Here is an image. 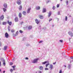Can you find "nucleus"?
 Instances as JSON below:
<instances>
[{"mask_svg":"<svg viewBox=\"0 0 73 73\" xmlns=\"http://www.w3.org/2000/svg\"><path fill=\"white\" fill-rule=\"evenodd\" d=\"M71 59H73V57H70Z\"/></svg>","mask_w":73,"mask_h":73,"instance_id":"obj_56","label":"nucleus"},{"mask_svg":"<svg viewBox=\"0 0 73 73\" xmlns=\"http://www.w3.org/2000/svg\"><path fill=\"white\" fill-rule=\"evenodd\" d=\"M60 42H63V40H60Z\"/></svg>","mask_w":73,"mask_h":73,"instance_id":"obj_36","label":"nucleus"},{"mask_svg":"<svg viewBox=\"0 0 73 73\" xmlns=\"http://www.w3.org/2000/svg\"><path fill=\"white\" fill-rule=\"evenodd\" d=\"M58 15H60V12L59 11L58 12Z\"/></svg>","mask_w":73,"mask_h":73,"instance_id":"obj_34","label":"nucleus"},{"mask_svg":"<svg viewBox=\"0 0 73 73\" xmlns=\"http://www.w3.org/2000/svg\"><path fill=\"white\" fill-rule=\"evenodd\" d=\"M1 61H0V66H1Z\"/></svg>","mask_w":73,"mask_h":73,"instance_id":"obj_49","label":"nucleus"},{"mask_svg":"<svg viewBox=\"0 0 73 73\" xmlns=\"http://www.w3.org/2000/svg\"><path fill=\"white\" fill-rule=\"evenodd\" d=\"M61 1H62V0H60Z\"/></svg>","mask_w":73,"mask_h":73,"instance_id":"obj_61","label":"nucleus"},{"mask_svg":"<svg viewBox=\"0 0 73 73\" xmlns=\"http://www.w3.org/2000/svg\"><path fill=\"white\" fill-rule=\"evenodd\" d=\"M8 30L9 32H10V30H11V27H10V26H8Z\"/></svg>","mask_w":73,"mask_h":73,"instance_id":"obj_23","label":"nucleus"},{"mask_svg":"<svg viewBox=\"0 0 73 73\" xmlns=\"http://www.w3.org/2000/svg\"><path fill=\"white\" fill-rule=\"evenodd\" d=\"M19 9L20 10L22 9V6L21 5H20L19 6Z\"/></svg>","mask_w":73,"mask_h":73,"instance_id":"obj_24","label":"nucleus"},{"mask_svg":"<svg viewBox=\"0 0 73 73\" xmlns=\"http://www.w3.org/2000/svg\"><path fill=\"white\" fill-rule=\"evenodd\" d=\"M13 61H15V58H13Z\"/></svg>","mask_w":73,"mask_h":73,"instance_id":"obj_40","label":"nucleus"},{"mask_svg":"<svg viewBox=\"0 0 73 73\" xmlns=\"http://www.w3.org/2000/svg\"><path fill=\"white\" fill-rule=\"evenodd\" d=\"M26 46H29V44H27V45H26Z\"/></svg>","mask_w":73,"mask_h":73,"instance_id":"obj_50","label":"nucleus"},{"mask_svg":"<svg viewBox=\"0 0 73 73\" xmlns=\"http://www.w3.org/2000/svg\"><path fill=\"white\" fill-rule=\"evenodd\" d=\"M32 28V26H29L28 27V29L29 30H30V29H31Z\"/></svg>","mask_w":73,"mask_h":73,"instance_id":"obj_11","label":"nucleus"},{"mask_svg":"<svg viewBox=\"0 0 73 73\" xmlns=\"http://www.w3.org/2000/svg\"><path fill=\"white\" fill-rule=\"evenodd\" d=\"M13 63H12V62H11V63H10V65H13Z\"/></svg>","mask_w":73,"mask_h":73,"instance_id":"obj_41","label":"nucleus"},{"mask_svg":"<svg viewBox=\"0 0 73 73\" xmlns=\"http://www.w3.org/2000/svg\"><path fill=\"white\" fill-rule=\"evenodd\" d=\"M39 42V43H41V42H42V41H40V42Z\"/></svg>","mask_w":73,"mask_h":73,"instance_id":"obj_54","label":"nucleus"},{"mask_svg":"<svg viewBox=\"0 0 73 73\" xmlns=\"http://www.w3.org/2000/svg\"><path fill=\"white\" fill-rule=\"evenodd\" d=\"M69 17H71V15H70L69 16Z\"/></svg>","mask_w":73,"mask_h":73,"instance_id":"obj_63","label":"nucleus"},{"mask_svg":"<svg viewBox=\"0 0 73 73\" xmlns=\"http://www.w3.org/2000/svg\"><path fill=\"white\" fill-rule=\"evenodd\" d=\"M64 66V67H65V68H66V66H65V65Z\"/></svg>","mask_w":73,"mask_h":73,"instance_id":"obj_58","label":"nucleus"},{"mask_svg":"<svg viewBox=\"0 0 73 73\" xmlns=\"http://www.w3.org/2000/svg\"><path fill=\"white\" fill-rule=\"evenodd\" d=\"M15 67H16V66H12V68H13V69H15Z\"/></svg>","mask_w":73,"mask_h":73,"instance_id":"obj_32","label":"nucleus"},{"mask_svg":"<svg viewBox=\"0 0 73 73\" xmlns=\"http://www.w3.org/2000/svg\"><path fill=\"white\" fill-rule=\"evenodd\" d=\"M66 1V4L67 5H68V1Z\"/></svg>","mask_w":73,"mask_h":73,"instance_id":"obj_47","label":"nucleus"},{"mask_svg":"<svg viewBox=\"0 0 73 73\" xmlns=\"http://www.w3.org/2000/svg\"><path fill=\"white\" fill-rule=\"evenodd\" d=\"M38 60V58L35 59L34 60H32V62L33 63H36L37 62Z\"/></svg>","mask_w":73,"mask_h":73,"instance_id":"obj_2","label":"nucleus"},{"mask_svg":"<svg viewBox=\"0 0 73 73\" xmlns=\"http://www.w3.org/2000/svg\"><path fill=\"white\" fill-rule=\"evenodd\" d=\"M23 13L24 15H27V13L25 11H23Z\"/></svg>","mask_w":73,"mask_h":73,"instance_id":"obj_15","label":"nucleus"},{"mask_svg":"<svg viewBox=\"0 0 73 73\" xmlns=\"http://www.w3.org/2000/svg\"><path fill=\"white\" fill-rule=\"evenodd\" d=\"M50 69H52V68H53V65H52V64H50Z\"/></svg>","mask_w":73,"mask_h":73,"instance_id":"obj_20","label":"nucleus"},{"mask_svg":"<svg viewBox=\"0 0 73 73\" xmlns=\"http://www.w3.org/2000/svg\"><path fill=\"white\" fill-rule=\"evenodd\" d=\"M10 72H13V70L11 69L10 70Z\"/></svg>","mask_w":73,"mask_h":73,"instance_id":"obj_45","label":"nucleus"},{"mask_svg":"<svg viewBox=\"0 0 73 73\" xmlns=\"http://www.w3.org/2000/svg\"><path fill=\"white\" fill-rule=\"evenodd\" d=\"M7 23L8 24H9V25H12V22H9V21H7Z\"/></svg>","mask_w":73,"mask_h":73,"instance_id":"obj_10","label":"nucleus"},{"mask_svg":"<svg viewBox=\"0 0 73 73\" xmlns=\"http://www.w3.org/2000/svg\"><path fill=\"white\" fill-rule=\"evenodd\" d=\"M68 33L69 35H70L71 36H73V33H72V32L70 31L68 32Z\"/></svg>","mask_w":73,"mask_h":73,"instance_id":"obj_7","label":"nucleus"},{"mask_svg":"<svg viewBox=\"0 0 73 73\" xmlns=\"http://www.w3.org/2000/svg\"><path fill=\"white\" fill-rule=\"evenodd\" d=\"M60 7V4H58L57 5V8H58Z\"/></svg>","mask_w":73,"mask_h":73,"instance_id":"obj_30","label":"nucleus"},{"mask_svg":"<svg viewBox=\"0 0 73 73\" xmlns=\"http://www.w3.org/2000/svg\"><path fill=\"white\" fill-rule=\"evenodd\" d=\"M35 21H36V24H38L39 23V22H38V19H36Z\"/></svg>","mask_w":73,"mask_h":73,"instance_id":"obj_14","label":"nucleus"},{"mask_svg":"<svg viewBox=\"0 0 73 73\" xmlns=\"http://www.w3.org/2000/svg\"><path fill=\"white\" fill-rule=\"evenodd\" d=\"M48 62L47 61H45L44 62H42V64H45L46 63Z\"/></svg>","mask_w":73,"mask_h":73,"instance_id":"obj_27","label":"nucleus"},{"mask_svg":"<svg viewBox=\"0 0 73 73\" xmlns=\"http://www.w3.org/2000/svg\"><path fill=\"white\" fill-rule=\"evenodd\" d=\"M18 34H19V31H17L16 34H15V36H17V35H18Z\"/></svg>","mask_w":73,"mask_h":73,"instance_id":"obj_26","label":"nucleus"},{"mask_svg":"<svg viewBox=\"0 0 73 73\" xmlns=\"http://www.w3.org/2000/svg\"><path fill=\"white\" fill-rule=\"evenodd\" d=\"M25 40V38H23V41H24Z\"/></svg>","mask_w":73,"mask_h":73,"instance_id":"obj_55","label":"nucleus"},{"mask_svg":"<svg viewBox=\"0 0 73 73\" xmlns=\"http://www.w3.org/2000/svg\"><path fill=\"white\" fill-rule=\"evenodd\" d=\"M31 10V8H29L28 9L27 12V13H30Z\"/></svg>","mask_w":73,"mask_h":73,"instance_id":"obj_4","label":"nucleus"},{"mask_svg":"<svg viewBox=\"0 0 73 73\" xmlns=\"http://www.w3.org/2000/svg\"><path fill=\"white\" fill-rule=\"evenodd\" d=\"M13 36L14 37H15V36H16V35H15V34H13Z\"/></svg>","mask_w":73,"mask_h":73,"instance_id":"obj_37","label":"nucleus"},{"mask_svg":"<svg viewBox=\"0 0 73 73\" xmlns=\"http://www.w3.org/2000/svg\"><path fill=\"white\" fill-rule=\"evenodd\" d=\"M56 63V62H55V63H53V65H55Z\"/></svg>","mask_w":73,"mask_h":73,"instance_id":"obj_53","label":"nucleus"},{"mask_svg":"<svg viewBox=\"0 0 73 73\" xmlns=\"http://www.w3.org/2000/svg\"><path fill=\"white\" fill-rule=\"evenodd\" d=\"M59 73H62V70H60L59 71Z\"/></svg>","mask_w":73,"mask_h":73,"instance_id":"obj_35","label":"nucleus"},{"mask_svg":"<svg viewBox=\"0 0 73 73\" xmlns=\"http://www.w3.org/2000/svg\"><path fill=\"white\" fill-rule=\"evenodd\" d=\"M39 16L40 19H43V16H42L39 15Z\"/></svg>","mask_w":73,"mask_h":73,"instance_id":"obj_25","label":"nucleus"},{"mask_svg":"<svg viewBox=\"0 0 73 73\" xmlns=\"http://www.w3.org/2000/svg\"><path fill=\"white\" fill-rule=\"evenodd\" d=\"M55 8H56V7H55V6H53V7L52 9H53L54 10V9H55Z\"/></svg>","mask_w":73,"mask_h":73,"instance_id":"obj_29","label":"nucleus"},{"mask_svg":"<svg viewBox=\"0 0 73 73\" xmlns=\"http://www.w3.org/2000/svg\"><path fill=\"white\" fill-rule=\"evenodd\" d=\"M19 18H21V17L22 15H21V13H19Z\"/></svg>","mask_w":73,"mask_h":73,"instance_id":"obj_17","label":"nucleus"},{"mask_svg":"<svg viewBox=\"0 0 73 73\" xmlns=\"http://www.w3.org/2000/svg\"><path fill=\"white\" fill-rule=\"evenodd\" d=\"M56 19H57L58 21V20H59V19L57 18Z\"/></svg>","mask_w":73,"mask_h":73,"instance_id":"obj_57","label":"nucleus"},{"mask_svg":"<svg viewBox=\"0 0 73 73\" xmlns=\"http://www.w3.org/2000/svg\"><path fill=\"white\" fill-rule=\"evenodd\" d=\"M23 23H24V22H21L20 23V24H23Z\"/></svg>","mask_w":73,"mask_h":73,"instance_id":"obj_52","label":"nucleus"},{"mask_svg":"<svg viewBox=\"0 0 73 73\" xmlns=\"http://www.w3.org/2000/svg\"><path fill=\"white\" fill-rule=\"evenodd\" d=\"M52 19H50L49 20V22H50V21H52Z\"/></svg>","mask_w":73,"mask_h":73,"instance_id":"obj_51","label":"nucleus"},{"mask_svg":"<svg viewBox=\"0 0 73 73\" xmlns=\"http://www.w3.org/2000/svg\"><path fill=\"white\" fill-rule=\"evenodd\" d=\"M17 3L18 5H20L21 4V1L20 0H18L17 1Z\"/></svg>","mask_w":73,"mask_h":73,"instance_id":"obj_6","label":"nucleus"},{"mask_svg":"<svg viewBox=\"0 0 73 73\" xmlns=\"http://www.w3.org/2000/svg\"><path fill=\"white\" fill-rule=\"evenodd\" d=\"M68 68L69 69H70V66L69 65L68 66Z\"/></svg>","mask_w":73,"mask_h":73,"instance_id":"obj_43","label":"nucleus"},{"mask_svg":"<svg viewBox=\"0 0 73 73\" xmlns=\"http://www.w3.org/2000/svg\"><path fill=\"white\" fill-rule=\"evenodd\" d=\"M70 39H71V38H69V40H70Z\"/></svg>","mask_w":73,"mask_h":73,"instance_id":"obj_62","label":"nucleus"},{"mask_svg":"<svg viewBox=\"0 0 73 73\" xmlns=\"http://www.w3.org/2000/svg\"><path fill=\"white\" fill-rule=\"evenodd\" d=\"M7 46H5L4 47V50H7Z\"/></svg>","mask_w":73,"mask_h":73,"instance_id":"obj_19","label":"nucleus"},{"mask_svg":"<svg viewBox=\"0 0 73 73\" xmlns=\"http://www.w3.org/2000/svg\"><path fill=\"white\" fill-rule=\"evenodd\" d=\"M39 69H40V70H42L43 69V67L40 66L39 67Z\"/></svg>","mask_w":73,"mask_h":73,"instance_id":"obj_16","label":"nucleus"},{"mask_svg":"<svg viewBox=\"0 0 73 73\" xmlns=\"http://www.w3.org/2000/svg\"><path fill=\"white\" fill-rule=\"evenodd\" d=\"M68 20V17H65V21H66Z\"/></svg>","mask_w":73,"mask_h":73,"instance_id":"obj_31","label":"nucleus"},{"mask_svg":"<svg viewBox=\"0 0 73 73\" xmlns=\"http://www.w3.org/2000/svg\"><path fill=\"white\" fill-rule=\"evenodd\" d=\"M1 61H2V62H3V64L4 66H5V60L3 58H1Z\"/></svg>","mask_w":73,"mask_h":73,"instance_id":"obj_1","label":"nucleus"},{"mask_svg":"<svg viewBox=\"0 0 73 73\" xmlns=\"http://www.w3.org/2000/svg\"><path fill=\"white\" fill-rule=\"evenodd\" d=\"M2 44V43H1V42L0 41V46H1V45Z\"/></svg>","mask_w":73,"mask_h":73,"instance_id":"obj_44","label":"nucleus"},{"mask_svg":"<svg viewBox=\"0 0 73 73\" xmlns=\"http://www.w3.org/2000/svg\"><path fill=\"white\" fill-rule=\"evenodd\" d=\"M52 27H54V25H52Z\"/></svg>","mask_w":73,"mask_h":73,"instance_id":"obj_60","label":"nucleus"},{"mask_svg":"<svg viewBox=\"0 0 73 73\" xmlns=\"http://www.w3.org/2000/svg\"><path fill=\"white\" fill-rule=\"evenodd\" d=\"M50 0H49L48 1V2H47L46 3H49V2H50Z\"/></svg>","mask_w":73,"mask_h":73,"instance_id":"obj_42","label":"nucleus"},{"mask_svg":"<svg viewBox=\"0 0 73 73\" xmlns=\"http://www.w3.org/2000/svg\"><path fill=\"white\" fill-rule=\"evenodd\" d=\"M46 12V9L45 8H43L42 10L43 13H45Z\"/></svg>","mask_w":73,"mask_h":73,"instance_id":"obj_8","label":"nucleus"},{"mask_svg":"<svg viewBox=\"0 0 73 73\" xmlns=\"http://www.w3.org/2000/svg\"><path fill=\"white\" fill-rule=\"evenodd\" d=\"M5 37L6 38H8L9 37V35L7 33H6L5 34Z\"/></svg>","mask_w":73,"mask_h":73,"instance_id":"obj_3","label":"nucleus"},{"mask_svg":"<svg viewBox=\"0 0 73 73\" xmlns=\"http://www.w3.org/2000/svg\"><path fill=\"white\" fill-rule=\"evenodd\" d=\"M38 73H42V72H41V71H38Z\"/></svg>","mask_w":73,"mask_h":73,"instance_id":"obj_38","label":"nucleus"},{"mask_svg":"<svg viewBox=\"0 0 73 73\" xmlns=\"http://www.w3.org/2000/svg\"><path fill=\"white\" fill-rule=\"evenodd\" d=\"M49 63H48L47 64H46V67H48V66L49 65Z\"/></svg>","mask_w":73,"mask_h":73,"instance_id":"obj_28","label":"nucleus"},{"mask_svg":"<svg viewBox=\"0 0 73 73\" xmlns=\"http://www.w3.org/2000/svg\"><path fill=\"white\" fill-rule=\"evenodd\" d=\"M4 19V15H2L1 16L0 19L2 21L3 20V19Z\"/></svg>","mask_w":73,"mask_h":73,"instance_id":"obj_5","label":"nucleus"},{"mask_svg":"<svg viewBox=\"0 0 73 73\" xmlns=\"http://www.w3.org/2000/svg\"><path fill=\"white\" fill-rule=\"evenodd\" d=\"M11 32H12V33L14 32H15V30H12L11 31Z\"/></svg>","mask_w":73,"mask_h":73,"instance_id":"obj_33","label":"nucleus"},{"mask_svg":"<svg viewBox=\"0 0 73 73\" xmlns=\"http://www.w3.org/2000/svg\"><path fill=\"white\" fill-rule=\"evenodd\" d=\"M4 7L5 8H7V3H5L4 4Z\"/></svg>","mask_w":73,"mask_h":73,"instance_id":"obj_12","label":"nucleus"},{"mask_svg":"<svg viewBox=\"0 0 73 73\" xmlns=\"http://www.w3.org/2000/svg\"><path fill=\"white\" fill-rule=\"evenodd\" d=\"M5 71H4L3 72V73H5Z\"/></svg>","mask_w":73,"mask_h":73,"instance_id":"obj_59","label":"nucleus"},{"mask_svg":"<svg viewBox=\"0 0 73 73\" xmlns=\"http://www.w3.org/2000/svg\"><path fill=\"white\" fill-rule=\"evenodd\" d=\"M19 21V19H18V18L17 17H16L15 19V22H17Z\"/></svg>","mask_w":73,"mask_h":73,"instance_id":"obj_9","label":"nucleus"},{"mask_svg":"<svg viewBox=\"0 0 73 73\" xmlns=\"http://www.w3.org/2000/svg\"><path fill=\"white\" fill-rule=\"evenodd\" d=\"M6 24L7 22H3L2 23L3 25H6Z\"/></svg>","mask_w":73,"mask_h":73,"instance_id":"obj_22","label":"nucleus"},{"mask_svg":"<svg viewBox=\"0 0 73 73\" xmlns=\"http://www.w3.org/2000/svg\"><path fill=\"white\" fill-rule=\"evenodd\" d=\"M13 70H15V68H14V69H13Z\"/></svg>","mask_w":73,"mask_h":73,"instance_id":"obj_64","label":"nucleus"},{"mask_svg":"<svg viewBox=\"0 0 73 73\" xmlns=\"http://www.w3.org/2000/svg\"><path fill=\"white\" fill-rule=\"evenodd\" d=\"M3 9L4 11L5 12H6V11H7V9H6V8H3Z\"/></svg>","mask_w":73,"mask_h":73,"instance_id":"obj_21","label":"nucleus"},{"mask_svg":"<svg viewBox=\"0 0 73 73\" xmlns=\"http://www.w3.org/2000/svg\"><path fill=\"white\" fill-rule=\"evenodd\" d=\"M45 70H48V68H45Z\"/></svg>","mask_w":73,"mask_h":73,"instance_id":"obj_46","label":"nucleus"},{"mask_svg":"<svg viewBox=\"0 0 73 73\" xmlns=\"http://www.w3.org/2000/svg\"><path fill=\"white\" fill-rule=\"evenodd\" d=\"M20 33H22L23 32L21 30H20L19 31Z\"/></svg>","mask_w":73,"mask_h":73,"instance_id":"obj_39","label":"nucleus"},{"mask_svg":"<svg viewBox=\"0 0 73 73\" xmlns=\"http://www.w3.org/2000/svg\"><path fill=\"white\" fill-rule=\"evenodd\" d=\"M40 9V7L38 6H36V9H37V10H39Z\"/></svg>","mask_w":73,"mask_h":73,"instance_id":"obj_13","label":"nucleus"},{"mask_svg":"<svg viewBox=\"0 0 73 73\" xmlns=\"http://www.w3.org/2000/svg\"><path fill=\"white\" fill-rule=\"evenodd\" d=\"M51 13H52V12H51L50 11L48 14V17H50V15H51Z\"/></svg>","mask_w":73,"mask_h":73,"instance_id":"obj_18","label":"nucleus"},{"mask_svg":"<svg viewBox=\"0 0 73 73\" xmlns=\"http://www.w3.org/2000/svg\"><path fill=\"white\" fill-rule=\"evenodd\" d=\"M29 59V58L28 57H26L25 58V59L26 60H28Z\"/></svg>","mask_w":73,"mask_h":73,"instance_id":"obj_48","label":"nucleus"}]
</instances>
